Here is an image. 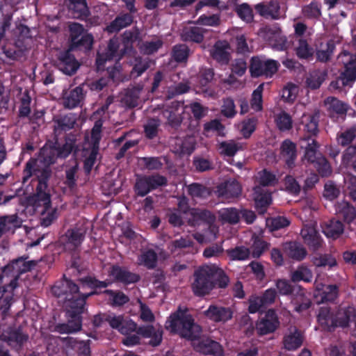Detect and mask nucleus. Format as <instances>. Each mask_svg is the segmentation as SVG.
Returning <instances> with one entry per match:
<instances>
[{"label": "nucleus", "mask_w": 356, "mask_h": 356, "mask_svg": "<svg viewBox=\"0 0 356 356\" xmlns=\"http://www.w3.org/2000/svg\"><path fill=\"white\" fill-rule=\"evenodd\" d=\"M165 327L171 332L178 333L181 337L192 341L193 348L203 354L222 356L221 346L209 339H200V327L194 323L192 316L186 310L179 309L166 321Z\"/></svg>", "instance_id": "obj_1"}, {"label": "nucleus", "mask_w": 356, "mask_h": 356, "mask_svg": "<svg viewBox=\"0 0 356 356\" xmlns=\"http://www.w3.org/2000/svg\"><path fill=\"white\" fill-rule=\"evenodd\" d=\"M53 294L57 297L65 296V307L72 318L66 324L56 326L55 330L60 334H70L81 330L80 314L83 312L86 299L92 295V291L84 293L79 292V287L70 280H65L57 283L51 288Z\"/></svg>", "instance_id": "obj_2"}, {"label": "nucleus", "mask_w": 356, "mask_h": 356, "mask_svg": "<svg viewBox=\"0 0 356 356\" xmlns=\"http://www.w3.org/2000/svg\"><path fill=\"white\" fill-rule=\"evenodd\" d=\"M216 275L220 277L219 286L225 287L228 282L227 276L222 275V271L215 264H208L200 267L195 273V281L192 288L193 292L197 296L208 293L213 288V279Z\"/></svg>", "instance_id": "obj_3"}, {"label": "nucleus", "mask_w": 356, "mask_h": 356, "mask_svg": "<svg viewBox=\"0 0 356 356\" xmlns=\"http://www.w3.org/2000/svg\"><path fill=\"white\" fill-rule=\"evenodd\" d=\"M49 175V172L44 170L42 172V178L40 179L36 188L35 204L37 207H41L42 225L49 226L51 222L57 218V211L51 207L50 196L47 192V184L44 181Z\"/></svg>", "instance_id": "obj_4"}, {"label": "nucleus", "mask_w": 356, "mask_h": 356, "mask_svg": "<svg viewBox=\"0 0 356 356\" xmlns=\"http://www.w3.org/2000/svg\"><path fill=\"white\" fill-rule=\"evenodd\" d=\"M102 126V122L101 120H97L92 129L90 139L88 136L86 137V140L88 144L92 145L90 154L84 161V168L88 172H89L92 169L97 158L99 149V141L101 138Z\"/></svg>", "instance_id": "obj_5"}, {"label": "nucleus", "mask_w": 356, "mask_h": 356, "mask_svg": "<svg viewBox=\"0 0 356 356\" xmlns=\"http://www.w3.org/2000/svg\"><path fill=\"white\" fill-rule=\"evenodd\" d=\"M278 66L277 62L274 60H263L255 57L252 58L250 72L251 75L255 77L261 75L271 76L277 72Z\"/></svg>", "instance_id": "obj_6"}, {"label": "nucleus", "mask_w": 356, "mask_h": 356, "mask_svg": "<svg viewBox=\"0 0 356 356\" xmlns=\"http://www.w3.org/2000/svg\"><path fill=\"white\" fill-rule=\"evenodd\" d=\"M178 206L180 211L188 216L187 218L190 224L195 225L199 220L211 223L214 220V216L208 211L197 209H188V202L185 197L180 199Z\"/></svg>", "instance_id": "obj_7"}, {"label": "nucleus", "mask_w": 356, "mask_h": 356, "mask_svg": "<svg viewBox=\"0 0 356 356\" xmlns=\"http://www.w3.org/2000/svg\"><path fill=\"white\" fill-rule=\"evenodd\" d=\"M339 60L345 67V71L341 76L342 83L348 85L356 79V56L344 51L339 56Z\"/></svg>", "instance_id": "obj_8"}, {"label": "nucleus", "mask_w": 356, "mask_h": 356, "mask_svg": "<svg viewBox=\"0 0 356 356\" xmlns=\"http://www.w3.org/2000/svg\"><path fill=\"white\" fill-rule=\"evenodd\" d=\"M280 326V321L275 312L269 309L264 317L257 323L256 328L259 334L265 335L274 332Z\"/></svg>", "instance_id": "obj_9"}, {"label": "nucleus", "mask_w": 356, "mask_h": 356, "mask_svg": "<svg viewBox=\"0 0 356 356\" xmlns=\"http://www.w3.org/2000/svg\"><path fill=\"white\" fill-rule=\"evenodd\" d=\"M106 321L111 327L117 329L122 334H129L136 330V324L131 319L125 318L123 316L111 314L107 316Z\"/></svg>", "instance_id": "obj_10"}, {"label": "nucleus", "mask_w": 356, "mask_h": 356, "mask_svg": "<svg viewBox=\"0 0 356 356\" xmlns=\"http://www.w3.org/2000/svg\"><path fill=\"white\" fill-rule=\"evenodd\" d=\"M119 47L118 41L117 39H112L110 40L105 52H100L98 54L97 58V65L99 70L104 67L106 62L112 60H118L121 58V55L118 54V49Z\"/></svg>", "instance_id": "obj_11"}, {"label": "nucleus", "mask_w": 356, "mask_h": 356, "mask_svg": "<svg viewBox=\"0 0 356 356\" xmlns=\"http://www.w3.org/2000/svg\"><path fill=\"white\" fill-rule=\"evenodd\" d=\"M303 342L302 332L296 327H290L283 338V346L286 350H295L300 348Z\"/></svg>", "instance_id": "obj_12"}, {"label": "nucleus", "mask_w": 356, "mask_h": 356, "mask_svg": "<svg viewBox=\"0 0 356 356\" xmlns=\"http://www.w3.org/2000/svg\"><path fill=\"white\" fill-rule=\"evenodd\" d=\"M72 149V146L69 144L65 145L59 151L50 146H44L41 149L40 157L43 159L45 165H50L55 161L56 156L65 157L71 152Z\"/></svg>", "instance_id": "obj_13"}, {"label": "nucleus", "mask_w": 356, "mask_h": 356, "mask_svg": "<svg viewBox=\"0 0 356 356\" xmlns=\"http://www.w3.org/2000/svg\"><path fill=\"white\" fill-rule=\"evenodd\" d=\"M205 316L215 322L226 323L232 318L233 311L229 307L211 305L204 312Z\"/></svg>", "instance_id": "obj_14"}, {"label": "nucleus", "mask_w": 356, "mask_h": 356, "mask_svg": "<svg viewBox=\"0 0 356 356\" xmlns=\"http://www.w3.org/2000/svg\"><path fill=\"white\" fill-rule=\"evenodd\" d=\"M300 234L305 243L311 248L316 250L322 245L323 240L316 232L314 224L305 225Z\"/></svg>", "instance_id": "obj_15"}, {"label": "nucleus", "mask_w": 356, "mask_h": 356, "mask_svg": "<svg viewBox=\"0 0 356 356\" xmlns=\"http://www.w3.org/2000/svg\"><path fill=\"white\" fill-rule=\"evenodd\" d=\"M86 231L83 228L68 230L65 235V246L70 250L77 248L82 242Z\"/></svg>", "instance_id": "obj_16"}, {"label": "nucleus", "mask_w": 356, "mask_h": 356, "mask_svg": "<svg viewBox=\"0 0 356 356\" xmlns=\"http://www.w3.org/2000/svg\"><path fill=\"white\" fill-rule=\"evenodd\" d=\"M285 254L290 259L296 261H301L307 256V250L305 247L297 242H289L283 247Z\"/></svg>", "instance_id": "obj_17"}, {"label": "nucleus", "mask_w": 356, "mask_h": 356, "mask_svg": "<svg viewBox=\"0 0 356 356\" xmlns=\"http://www.w3.org/2000/svg\"><path fill=\"white\" fill-rule=\"evenodd\" d=\"M241 193V186L240 184L233 179L227 181L218 186V193L219 196L225 197H237Z\"/></svg>", "instance_id": "obj_18"}, {"label": "nucleus", "mask_w": 356, "mask_h": 356, "mask_svg": "<svg viewBox=\"0 0 356 356\" xmlns=\"http://www.w3.org/2000/svg\"><path fill=\"white\" fill-rule=\"evenodd\" d=\"M138 334L145 338H149V343L153 346H158L162 340V330L151 325L140 327Z\"/></svg>", "instance_id": "obj_19"}, {"label": "nucleus", "mask_w": 356, "mask_h": 356, "mask_svg": "<svg viewBox=\"0 0 356 356\" xmlns=\"http://www.w3.org/2000/svg\"><path fill=\"white\" fill-rule=\"evenodd\" d=\"M281 154L289 168L294 166L296 157V145L290 140H284L281 146Z\"/></svg>", "instance_id": "obj_20"}, {"label": "nucleus", "mask_w": 356, "mask_h": 356, "mask_svg": "<svg viewBox=\"0 0 356 356\" xmlns=\"http://www.w3.org/2000/svg\"><path fill=\"white\" fill-rule=\"evenodd\" d=\"M229 49V44L226 41H218L213 47V49L211 51V56L218 62L222 64H226L229 60L228 52Z\"/></svg>", "instance_id": "obj_21"}, {"label": "nucleus", "mask_w": 356, "mask_h": 356, "mask_svg": "<svg viewBox=\"0 0 356 356\" xmlns=\"http://www.w3.org/2000/svg\"><path fill=\"white\" fill-rule=\"evenodd\" d=\"M253 190V197L255 201L256 207L260 209V212L264 213L265 211L264 208L271 203V195L260 186H255Z\"/></svg>", "instance_id": "obj_22"}, {"label": "nucleus", "mask_w": 356, "mask_h": 356, "mask_svg": "<svg viewBox=\"0 0 356 356\" xmlns=\"http://www.w3.org/2000/svg\"><path fill=\"white\" fill-rule=\"evenodd\" d=\"M324 234L328 238H337L343 232V225L339 220H331L322 225Z\"/></svg>", "instance_id": "obj_23"}, {"label": "nucleus", "mask_w": 356, "mask_h": 356, "mask_svg": "<svg viewBox=\"0 0 356 356\" xmlns=\"http://www.w3.org/2000/svg\"><path fill=\"white\" fill-rule=\"evenodd\" d=\"M110 273L115 279L125 284L134 283L139 280V276L138 275L131 273L118 266H113Z\"/></svg>", "instance_id": "obj_24"}, {"label": "nucleus", "mask_w": 356, "mask_h": 356, "mask_svg": "<svg viewBox=\"0 0 356 356\" xmlns=\"http://www.w3.org/2000/svg\"><path fill=\"white\" fill-rule=\"evenodd\" d=\"M316 297H320L323 301H332L337 296V288L335 285H323L316 281Z\"/></svg>", "instance_id": "obj_25"}, {"label": "nucleus", "mask_w": 356, "mask_h": 356, "mask_svg": "<svg viewBox=\"0 0 356 356\" xmlns=\"http://www.w3.org/2000/svg\"><path fill=\"white\" fill-rule=\"evenodd\" d=\"M255 9L261 16L266 18L277 19L280 17V6L277 2L259 3L256 5Z\"/></svg>", "instance_id": "obj_26"}, {"label": "nucleus", "mask_w": 356, "mask_h": 356, "mask_svg": "<svg viewBox=\"0 0 356 356\" xmlns=\"http://www.w3.org/2000/svg\"><path fill=\"white\" fill-rule=\"evenodd\" d=\"M79 67L78 63L75 58L68 52L65 53L60 58L59 63V69L66 74H72L74 73Z\"/></svg>", "instance_id": "obj_27"}, {"label": "nucleus", "mask_w": 356, "mask_h": 356, "mask_svg": "<svg viewBox=\"0 0 356 356\" xmlns=\"http://www.w3.org/2000/svg\"><path fill=\"white\" fill-rule=\"evenodd\" d=\"M83 98L82 88L76 87L65 95L63 99V104L66 108H73L79 105Z\"/></svg>", "instance_id": "obj_28"}, {"label": "nucleus", "mask_w": 356, "mask_h": 356, "mask_svg": "<svg viewBox=\"0 0 356 356\" xmlns=\"http://www.w3.org/2000/svg\"><path fill=\"white\" fill-rule=\"evenodd\" d=\"M242 147L241 143L234 140L223 141L218 144L219 153L227 156H233Z\"/></svg>", "instance_id": "obj_29"}, {"label": "nucleus", "mask_w": 356, "mask_h": 356, "mask_svg": "<svg viewBox=\"0 0 356 356\" xmlns=\"http://www.w3.org/2000/svg\"><path fill=\"white\" fill-rule=\"evenodd\" d=\"M336 211L340 213L344 220L350 223L356 218V211L355 208L349 204L348 202L343 201L336 206Z\"/></svg>", "instance_id": "obj_30"}, {"label": "nucleus", "mask_w": 356, "mask_h": 356, "mask_svg": "<svg viewBox=\"0 0 356 356\" xmlns=\"http://www.w3.org/2000/svg\"><path fill=\"white\" fill-rule=\"evenodd\" d=\"M354 316V309L353 307L340 309L334 314L335 326H348L349 321Z\"/></svg>", "instance_id": "obj_31"}, {"label": "nucleus", "mask_w": 356, "mask_h": 356, "mask_svg": "<svg viewBox=\"0 0 356 356\" xmlns=\"http://www.w3.org/2000/svg\"><path fill=\"white\" fill-rule=\"evenodd\" d=\"M334 314H331L330 309L327 307H322L318 315L319 323L327 330H331L335 326Z\"/></svg>", "instance_id": "obj_32"}, {"label": "nucleus", "mask_w": 356, "mask_h": 356, "mask_svg": "<svg viewBox=\"0 0 356 356\" xmlns=\"http://www.w3.org/2000/svg\"><path fill=\"white\" fill-rule=\"evenodd\" d=\"M325 106L330 113L334 114H345L348 106L334 97H327L325 101Z\"/></svg>", "instance_id": "obj_33"}, {"label": "nucleus", "mask_w": 356, "mask_h": 356, "mask_svg": "<svg viewBox=\"0 0 356 356\" xmlns=\"http://www.w3.org/2000/svg\"><path fill=\"white\" fill-rule=\"evenodd\" d=\"M132 22V17L129 14H125L118 17L109 26L106 30L109 33L118 32L122 29L127 26Z\"/></svg>", "instance_id": "obj_34"}, {"label": "nucleus", "mask_w": 356, "mask_h": 356, "mask_svg": "<svg viewBox=\"0 0 356 356\" xmlns=\"http://www.w3.org/2000/svg\"><path fill=\"white\" fill-rule=\"evenodd\" d=\"M21 225V220L15 216H6L0 218V237L8 231H13Z\"/></svg>", "instance_id": "obj_35"}, {"label": "nucleus", "mask_w": 356, "mask_h": 356, "mask_svg": "<svg viewBox=\"0 0 356 356\" xmlns=\"http://www.w3.org/2000/svg\"><path fill=\"white\" fill-rule=\"evenodd\" d=\"M301 124L304 131L310 136L315 135L318 131L317 120L314 115L304 114L301 118Z\"/></svg>", "instance_id": "obj_36"}, {"label": "nucleus", "mask_w": 356, "mask_h": 356, "mask_svg": "<svg viewBox=\"0 0 356 356\" xmlns=\"http://www.w3.org/2000/svg\"><path fill=\"white\" fill-rule=\"evenodd\" d=\"M173 108L175 110L165 111L163 115L171 124H178L181 120V113L184 109L183 104L179 102H173Z\"/></svg>", "instance_id": "obj_37"}, {"label": "nucleus", "mask_w": 356, "mask_h": 356, "mask_svg": "<svg viewBox=\"0 0 356 356\" xmlns=\"http://www.w3.org/2000/svg\"><path fill=\"white\" fill-rule=\"evenodd\" d=\"M181 37L186 41L201 42L203 40V33L198 27L186 28L183 31Z\"/></svg>", "instance_id": "obj_38"}, {"label": "nucleus", "mask_w": 356, "mask_h": 356, "mask_svg": "<svg viewBox=\"0 0 356 356\" xmlns=\"http://www.w3.org/2000/svg\"><path fill=\"white\" fill-rule=\"evenodd\" d=\"M156 254L151 250L143 251L138 257V264L148 268H153L156 264Z\"/></svg>", "instance_id": "obj_39"}, {"label": "nucleus", "mask_w": 356, "mask_h": 356, "mask_svg": "<svg viewBox=\"0 0 356 356\" xmlns=\"http://www.w3.org/2000/svg\"><path fill=\"white\" fill-rule=\"evenodd\" d=\"M69 8L74 12L75 17H80L87 14L88 8L85 0H68Z\"/></svg>", "instance_id": "obj_40"}, {"label": "nucleus", "mask_w": 356, "mask_h": 356, "mask_svg": "<svg viewBox=\"0 0 356 356\" xmlns=\"http://www.w3.org/2000/svg\"><path fill=\"white\" fill-rule=\"evenodd\" d=\"M289 220L283 216H278L266 220V227L271 232L289 226Z\"/></svg>", "instance_id": "obj_41"}, {"label": "nucleus", "mask_w": 356, "mask_h": 356, "mask_svg": "<svg viewBox=\"0 0 356 356\" xmlns=\"http://www.w3.org/2000/svg\"><path fill=\"white\" fill-rule=\"evenodd\" d=\"M220 219L224 222L236 223L240 218V214L233 208L222 209L219 211Z\"/></svg>", "instance_id": "obj_42"}, {"label": "nucleus", "mask_w": 356, "mask_h": 356, "mask_svg": "<svg viewBox=\"0 0 356 356\" xmlns=\"http://www.w3.org/2000/svg\"><path fill=\"white\" fill-rule=\"evenodd\" d=\"M312 279V273L311 270L305 266L299 267L291 275V280L293 282L305 281L310 282Z\"/></svg>", "instance_id": "obj_43"}, {"label": "nucleus", "mask_w": 356, "mask_h": 356, "mask_svg": "<svg viewBox=\"0 0 356 356\" xmlns=\"http://www.w3.org/2000/svg\"><path fill=\"white\" fill-rule=\"evenodd\" d=\"M264 90V84H260L255 89L252 95L251 107L256 111H260L262 109V92Z\"/></svg>", "instance_id": "obj_44"}, {"label": "nucleus", "mask_w": 356, "mask_h": 356, "mask_svg": "<svg viewBox=\"0 0 356 356\" xmlns=\"http://www.w3.org/2000/svg\"><path fill=\"white\" fill-rule=\"evenodd\" d=\"M275 122L277 127L281 131L289 130L292 127L291 118L285 112H281L276 116Z\"/></svg>", "instance_id": "obj_45"}, {"label": "nucleus", "mask_w": 356, "mask_h": 356, "mask_svg": "<svg viewBox=\"0 0 356 356\" xmlns=\"http://www.w3.org/2000/svg\"><path fill=\"white\" fill-rule=\"evenodd\" d=\"M195 139L194 138L189 136L183 141H179L177 143L179 148L176 149L177 152L183 154H190L195 149Z\"/></svg>", "instance_id": "obj_46"}, {"label": "nucleus", "mask_w": 356, "mask_h": 356, "mask_svg": "<svg viewBox=\"0 0 356 356\" xmlns=\"http://www.w3.org/2000/svg\"><path fill=\"white\" fill-rule=\"evenodd\" d=\"M313 263L318 267L321 266H328L332 268L337 265L336 259L330 254L320 255L313 259Z\"/></svg>", "instance_id": "obj_47"}, {"label": "nucleus", "mask_w": 356, "mask_h": 356, "mask_svg": "<svg viewBox=\"0 0 356 356\" xmlns=\"http://www.w3.org/2000/svg\"><path fill=\"white\" fill-rule=\"evenodd\" d=\"M187 190L193 198L205 197L209 195V191L206 188L197 184L189 185Z\"/></svg>", "instance_id": "obj_48"}, {"label": "nucleus", "mask_w": 356, "mask_h": 356, "mask_svg": "<svg viewBox=\"0 0 356 356\" xmlns=\"http://www.w3.org/2000/svg\"><path fill=\"white\" fill-rule=\"evenodd\" d=\"M305 148V152L304 155V159H307L311 163H314L316 159L318 160V157H316L317 145L314 140L308 139L307 144Z\"/></svg>", "instance_id": "obj_49"}, {"label": "nucleus", "mask_w": 356, "mask_h": 356, "mask_svg": "<svg viewBox=\"0 0 356 356\" xmlns=\"http://www.w3.org/2000/svg\"><path fill=\"white\" fill-rule=\"evenodd\" d=\"M257 179L263 186L273 185L277 181L275 175L266 170L258 173Z\"/></svg>", "instance_id": "obj_50"}, {"label": "nucleus", "mask_w": 356, "mask_h": 356, "mask_svg": "<svg viewBox=\"0 0 356 356\" xmlns=\"http://www.w3.org/2000/svg\"><path fill=\"white\" fill-rule=\"evenodd\" d=\"M151 190H152L151 182L147 177L138 179L136 184V191L139 195L145 196Z\"/></svg>", "instance_id": "obj_51"}, {"label": "nucleus", "mask_w": 356, "mask_h": 356, "mask_svg": "<svg viewBox=\"0 0 356 356\" xmlns=\"http://www.w3.org/2000/svg\"><path fill=\"white\" fill-rule=\"evenodd\" d=\"M27 339L26 335L19 332L15 331L10 333L8 338L7 343L13 348H18L24 342L26 341Z\"/></svg>", "instance_id": "obj_52"}, {"label": "nucleus", "mask_w": 356, "mask_h": 356, "mask_svg": "<svg viewBox=\"0 0 356 356\" xmlns=\"http://www.w3.org/2000/svg\"><path fill=\"white\" fill-rule=\"evenodd\" d=\"M298 93V87L293 83L287 84L282 90V98L289 102H293Z\"/></svg>", "instance_id": "obj_53"}, {"label": "nucleus", "mask_w": 356, "mask_h": 356, "mask_svg": "<svg viewBox=\"0 0 356 356\" xmlns=\"http://www.w3.org/2000/svg\"><path fill=\"white\" fill-rule=\"evenodd\" d=\"M325 79V74L321 72H314L307 78V86L312 89H316L320 87Z\"/></svg>", "instance_id": "obj_54"}, {"label": "nucleus", "mask_w": 356, "mask_h": 356, "mask_svg": "<svg viewBox=\"0 0 356 356\" xmlns=\"http://www.w3.org/2000/svg\"><path fill=\"white\" fill-rule=\"evenodd\" d=\"M221 112L224 116L229 118H232L236 115V111L234 102L232 99L227 98L223 101Z\"/></svg>", "instance_id": "obj_55"}, {"label": "nucleus", "mask_w": 356, "mask_h": 356, "mask_svg": "<svg viewBox=\"0 0 356 356\" xmlns=\"http://www.w3.org/2000/svg\"><path fill=\"white\" fill-rule=\"evenodd\" d=\"M69 345L73 348H77L81 356H90V349L88 344L83 341H76L70 338L67 339Z\"/></svg>", "instance_id": "obj_56"}, {"label": "nucleus", "mask_w": 356, "mask_h": 356, "mask_svg": "<svg viewBox=\"0 0 356 356\" xmlns=\"http://www.w3.org/2000/svg\"><path fill=\"white\" fill-rule=\"evenodd\" d=\"M236 11L238 17L243 21L246 22H250L252 21V10L248 4L243 3L240 6H238L236 8Z\"/></svg>", "instance_id": "obj_57"}, {"label": "nucleus", "mask_w": 356, "mask_h": 356, "mask_svg": "<svg viewBox=\"0 0 356 356\" xmlns=\"http://www.w3.org/2000/svg\"><path fill=\"white\" fill-rule=\"evenodd\" d=\"M149 67V60L147 59H136V63L133 67L131 74L134 77L140 76Z\"/></svg>", "instance_id": "obj_58"}, {"label": "nucleus", "mask_w": 356, "mask_h": 356, "mask_svg": "<svg viewBox=\"0 0 356 356\" xmlns=\"http://www.w3.org/2000/svg\"><path fill=\"white\" fill-rule=\"evenodd\" d=\"M313 49L309 47L305 40H300L296 47V54L301 58H308L313 55Z\"/></svg>", "instance_id": "obj_59"}, {"label": "nucleus", "mask_w": 356, "mask_h": 356, "mask_svg": "<svg viewBox=\"0 0 356 356\" xmlns=\"http://www.w3.org/2000/svg\"><path fill=\"white\" fill-rule=\"evenodd\" d=\"M227 254L233 260H244L249 256V250L244 247L236 248L227 250Z\"/></svg>", "instance_id": "obj_60"}, {"label": "nucleus", "mask_w": 356, "mask_h": 356, "mask_svg": "<svg viewBox=\"0 0 356 356\" xmlns=\"http://www.w3.org/2000/svg\"><path fill=\"white\" fill-rule=\"evenodd\" d=\"M70 31L72 44L79 43V38L85 34L82 25L77 23L70 24Z\"/></svg>", "instance_id": "obj_61"}, {"label": "nucleus", "mask_w": 356, "mask_h": 356, "mask_svg": "<svg viewBox=\"0 0 356 356\" xmlns=\"http://www.w3.org/2000/svg\"><path fill=\"white\" fill-rule=\"evenodd\" d=\"M285 190L293 195H298L300 191V186L291 176H286L284 179Z\"/></svg>", "instance_id": "obj_62"}, {"label": "nucleus", "mask_w": 356, "mask_h": 356, "mask_svg": "<svg viewBox=\"0 0 356 356\" xmlns=\"http://www.w3.org/2000/svg\"><path fill=\"white\" fill-rule=\"evenodd\" d=\"M356 136V127H351L341 134L337 138L338 143L341 145H346L351 143Z\"/></svg>", "instance_id": "obj_63"}, {"label": "nucleus", "mask_w": 356, "mask_h": 356, "mask_svg": "<svg viewBox=\"0 0 356 356\" xmlns=\"http://www.w3.org/2000/svg\"><path fill=\"white\" fill-rule=\"evenodd\" d=\"M345 183L349 196L356 201V177L348 175L345 178Z\"/></svg>", "instance_id": "obj_64"}]
</instances>
